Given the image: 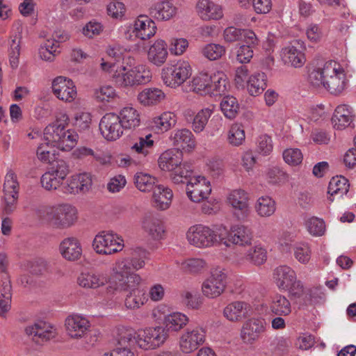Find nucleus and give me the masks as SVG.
I'll use <instances>...</instances> for the list:
<instances>
[{
  "mask_svg": "<svg viewBox=\"0 0 356 356\" xmlns=\"http://www.w3.org/2000/svg\"><path fill=\"white\" fill-rule=\"evenodd\" d=\"M168 337L163 327L156 326L138 330L136 334V343L144 350H154L163 345Z\"/></svg>",
  "mask_w": 356,
  "mask_h": 356,
  "instance_id": "nucleus-7",
  "label": "nucleus"
},
{
  "mask_svg": "<svg viewBox=\"0 0 356 356\" xmlns=\"http://www.w3.org/2000/svg\"><path fill=\"white\" fill-rule=\"evenodd\" d=\"M269 309L275 316H288L291 313V305L287 298L281 294H275L271 299Z\"/></svg>",
  "mask_w": 356,
  "mask_h": 356,
  "instance_id": "nucleus-33",
  "label": "nucleus"
},
{
  "mask_svg": "<svg viewBox=\"0 0 356 356\" xmlns=\"http://www.w3.org/2000/svg\"><path fill=\"white\" fill-rule=\"evenodd\" d=\"M228 142L233 146H238L245 140V131L243 127L238 124H234L228 132Z\"/></svg>",
  "mask_w": 356,
  "mask_h": 356,
  "instance_id": "nucleus-52",
  "label": "nucleus"
},
{
  "mask_svg": "<svg viewBox=\"0 0 356 356\" xmlns=\"http://www.w3.org/2000/svg\"><path fill=\"white\" fill-rule=\"evenodd\" d=\"M37 156L39 160L51 163L54 156V150L52 149V145L48 142L41 144L37 149Z\"/></svg>",
  "mask_w": 356,
  "mask_h": 356,
  "instance_id": "nucleus-61",
  "label": "nucleus"
},
{
  "mask_svg": "<svg viewBox=\"0 0 356 356\" xmlns=\"http://www.w3.org/2000/svg\"><path fill=\"white\" fill-rule=\"evenodd\" d=\"M302 154L298 148L286 149L283 152V159L286 163L291 165H297L302 161Z\"/></svg>",
  "mask_w": 356,
  "mask_h": 356,
  "instance_id": "nucleus-59",
  "label": "nucleus"
},
{
  "mask_svg": "<svg viewBox=\"0 0 356 356\" xmlns=\"http://www.w3.org/2000/svg\"><path fill=\"white\" fill-rule=\"evenodd\" d=\"M156 30L154 22L147 16H140L134 23V33L141 40H147L153 36Z\"/></svg>",
  "mask_w": 356,
  "mask_h": 356,
  "instance_id": "nucleus-23",
  "label": "nucleus"
},
{
  "mask_svg": "<svg viewBox=\"0 0 356 356\" xmlns=\"http://www.w3.org/2000/svg\"><path fill=\"white\" fill-rule=\"evenodd\" d=\"M211 94L221 95L225 93L227 90L228 81L226 75L222 72H218L211 76Z\"/></svg>",
  "mask_w": 356,
  "mask_h": 356,
  "instance_id": "nucleus-47",
  "label": "nucleus"
},
{
  "mask_svg": "<svg viewBox=\"0 0 356 356\" xmlns=\"http://www.w3.org/2000/svg\"><path fill=\"white\" fill-rule=\"evenodd\" d=\"M175 149L190 151L195 146V140L192 132L188 129L175 130L170 136Z\"/></svg>",
  "mask_w": 356,
  "mask_h": 356,
  "instance_id": "nucleus-19",
  "label": "nucleus"
},
{
  "mask_svg": "<svg viewBox=\"0 0 356 356\" xmlns=\"http://www.w3.org/2000/svg\"><path fill=\"white\" fill-rule=\"evenodd\" d=\"M188 316L180 312H174L165 316L163 328L168 332H177L185 327L188 323Z\"/></svg>",
  "mask_w": 356,
  "mask_h": 356,
  "instance_id": "nucleus-30",
  "label": "nucleus"
},
{
  "mask_svg": "<svg viewBox=\"0 0 356 356\" xmlns=\"http://www.w3.org/2000/svg\"><path fill=\"white\" fill-rule=\"evenodd\" d=\"M60 138L56 147L63 151H70L76 145L79 136L75 131L65 127Z\"/></svg>",
  "mask_w": 356,
  "mask_h": 356,
  "instance_id": "nucleus-45",
  "label": "nucleus"
},
{
  "mask_svg": "<svg viewBox=\"0 0 356 356\" xmlns=\"http://www.w3.org/2000/svg\"><path fill=\"white\" fill-rule=\"evenodd\" d=\"M229 202L236 210L241 212L242 214H247L249 211L248 197L247 193L243 190H234L228 197Z\"/></svg>",
  "mask_w": 356,
  "mask_h": 356,
  "instance_id": "nucleus-38",
  "label": "nucleus"
},
{
  "mask_svg": "<svg viewBox=\"0 0 356 356\" xmlns=\"http://www.w3.org/2000/svg\"><path fill=\"white\" fill-rule=\"evenodd\" d=\"M127 68L126 67H121L120 69L115 70L112 76L113 81L121 88L130 87L129 80L127 78Z\"/></svg>",
  "mask_w": 356,
  "mask_h": 356,
  "instance_id": "nucleus-64",
  "label": "nucleus"
},
{
  "mask_svg": "<svg viewBox=\"0 0 356 356\" xmlns=\"http://www.w3.org/2000/svg\"><path fill=\"white\" fill-rule=\"evenodd\" d=\"M67 334L72 339L86 337L90 331V321L83 316L70 315L65 321Z\"/></svg>",
  "mask_w": 356,
  "mask_h": 356,
  "instance_id": "nucleus-15",
  "label": "nucleus"
},
{
  "mask_svg": "<svg viewBox=\"0 0 356 356\" xmlns=\"http://www.w3.org/2000/svg\"><path fill=\"white\" fill-rule=\"evenodd\" d=\"M264 319L252 318L246 321L241 330L240 336L246 344H252L266 332Z\"/></svg>",
  "mask_w": 356,
  "mask_h": 356,
  "instance_id": "nucleus-14",
  "label": "nucleus"
},
{
  "mask_svg": "<svg viewBox=\"0 0 356 356\" xmlns=\"http://www.w3.org/2000/svg\"><path fill=\"white\" fill-rule=\"evenodd\" d=\"M118 118L124 129H132L138 127L140 123V114L133 107H124L120 112Z\"/></svg>",
  "mask_w": 356,
  "mask_h": 356,
  "instance_id": "nucleus-35",
  "label": "nucleus"
},
{
  "mask_svg": "<svg viewBox=\"0 0 356 356\" xmlns=\"http://www.w3.org/2000/svg\"><path fill=\"white\" fill-rule=\"evenodd\" d=\"M187 239L191 245L197 248H209L220 245V231L216 232L208 226L195 225L191 227L186 233Z\"/></svg>",
  "mask_w": 356,
  "mask_h": 356,
  "instance_id": "nucleus-5",
  "label": "nucleus"
},
{
  "mask_svg": "<svg viewBox=\"0 0 356 356\" xmlns=\"http://www.w3.org/2000/svg\"><path fill=\"white\" fill-rule=\"evenodd\" d=\"M147 257V252L141 249L135 251L131 257L127 258L131 264V268L135 270L141 269L145 266V260Z\"/></svg>",
  "mask_w": 356,
  "mask_h": 356,
  "instance_id": "nucleus-62",
  "label": "nucleus"
},
{
  "mask_svg": "<svg viewBox=\"0 0 356 356\" xmlns=\"http://www.w3.org/2000/svg\"><path fill=\"white\" fill-rule=\"evenodd\" d=\"M220 108L224 115L228 119H234L239 111L237 99L233 96H225L220 102Z\"/></svg>",
  "mask_w": 356,
  "mask_h": 356,
  "instance_id": "nucleus-44",
  "label": "nucleus"
},
{
  "mask_svg": "<svg viewBox=\"0 0 356 356\" xmlns=\"http://www.w3.org/2000/svg\"><path fill=\"white\" fill-rule=\"evenodd\" d=\"M168 54L166 43L162 40H158L149 48L147 58L154 65L161 66L166 61Z\"/></svg>",
  "mask_w": 356,
  "mask_h": 356,
  "instance_id": "nucleus-24",
  "label": "nucleus"
},
{
  "mask_svg": "<svg viewBox=\"0 0 356 356\" xmlns=\"http://www.w3.org/2000/svg\"><path fill=\"white\" fill-rule=\"evenodd\" d=\"M67 124L68 117L66 115H62L60 118H57L47 126L44 130V138L46 142L56 147Z\"/></svg>",
  "mask_w": 356,
  "mask_h": 356,
  "instance_id": "nucleus-18",
  "label": "nucleus"
},
{
  "mask_svg": "<svg viewBox=\"0 0 356 356\" xmlns=\"http://www.w3.org/2000/svg\"><path fill=\"white\" fill-rule=\"evenodd\" d=\"M20 40L19 36L15 35L10 43L9 60L12 68L16 69L19 65V58L20 55Z\"/></svg>",
  "mask_w": 356,
  "mask_h": 356,
  "instance_id": "nucleus-51",
  "label": "nucleus"
},
{
  "mask_svg": "<svg viewBox=\"0 0 356 356\" xmlns=\"http://www.w3.org/2000/svg\"><path fill=\"white\" fill-rule=\"evenodd\" d=\"M40 182L44 188L50 191L57 189L62 184L63 180L49 170L42 175Z\"/></svg>",
  "mask_w": 356,
  "mask_h": 356,
  "instance_id": "nucleus-54",
  "label": "nucleus"
},
{
  "mask_svg": "<svg viewBox=\"0 0 356 356\" xmlns=\"http://www.w3.org/2000/svg\"><path fill=\"white\" fill-rule=\"evenodd\" d=\"M281 57L285 64L294 67H300L305 63V56L302 51L293 45L287 46L282 49Z\"/></svg>",
  "mask_w": 356,
  "mask_h": 356,
  "instance_id": "nucleus-27",
  "label": "nucleus"
},
{
  "mask_svg": "<svg viewBox=\"0 0 356 356\" xmlns=\"http://www.w3.org/2000/svg\"><path fill=\"white\" fill-rule=\"evenodd\" d=\"M61 255L68 261H76L82 254V248L79 241L74 237L65 238L60 244Z\"/></svg>",
  "mask_w": 356,
  "mask_h": 356,
  "instance_id": "nucleus-20",
  "label": "nucleus"
},
{
  "mask_svg": "<svg viewBox=\"0 0 356 356\" xmlns=\"http://www.w3.org/2000/svg\"><path fill=\"white\" fill-rule=\"evenodd\" d=\"M183 184H186V193L189 199L195 202L207 199L211 192L210 182L204 177H189Z\"/></svg>",
  "mask_w": 356,
  "mask_h": 356,
  "instance_id": "nucleus-11",
  "label": "nucleus"
},
{
  "mask_svg": "<svg viewBox=\"0 0 356 356\" xmlns=\"http://www.w3.org/2000/svg\"><path fill=\"white\" fill-rule=\"evenodd\" d=\"M250 305L242 301H234L227 305L223 310L224 316L232 322L240 321L247 317Z\"/></svg>",
  "mask_w": 356,
  "mask_h": 356,
  "instance_id": "nucleus-21",
  "label": "nucleus"
},
{
  "mask_svg": "<svg viewBox=\"0 0 356 356\" xmlns=\"http://www.w3.org/2000/svg\"><path fill=\"white\" fill-rule=\"evenodd\" d=\"M308 81L314 88H324L332 95H339L346 88L344 70L332 60L314 67L309 73Z\"/></svg>",
  "mask_w": 356,
  "mask_h": 356,
  "instance_id": "nucleus-1",
  "label": "nucleus"
},
{
  "mask_svg": "<svg viewBox=\"0 0 356 356\" xmlns=\"http://www.w3.org/2000/svg\"><path fill=\"white\" fill-rule=\"evenodd\" d=\"M135 85L139 86L149 83L152 79L151 71L143 65L133 67Z\"/></svg>",
  "mask_w": 356,
  "mask_h": 356,
  "instance_id": "nucleus-53",
  "label": "nucleus"
},
{
  "mask_svg": "<svg viewBox=\"0 0 356 356\" xmlns=\"http://www.w3.org/2000/svg\"><path fill=\"white\" fill-rule=\"evenodd\" d=\"M57 48L54 41L46 40L43 45L39 49V54L40 58L46 61L54 60Z\"/></svg>",
  "mask_w": 356,
  "mask_h": 356,
  "instance_id": "nucleus-58",
  "label": "nucleus"
},
{
  "mask_svg": "<svg viewBox=\"0 0 356 356\" xmlns=\"http://www.w3.org/2000/svg\"><path fill=\"white\" fill-rule=\"evenodd\" d=\"M176 8L169 1H162L152 5L149 15L158 20H168L176 14Z\"/></svg>",
  "mask_w": 356,
  "mask_h": 356,
  "instance_id": "nucleus-31",
  "label": "nucleus"
},
{
  "mask_svg": "<svg viewBox=\"0 0 356 356\" xmlns=\"http://www.w3.org/2000/svg\"><path fill=\"white\" fill-rule=\"evenodd\" d=\"M156 178L149 174L137 172L134 175V183L136 188L142 192L154 191L156 186Z\"/></svg>",
  "mask_w": 356,
  "mask_h": 356,
  "instance_id": "nucleus-46",
  "label": "nucleus"
},
{
  "mask_svg": "<svg viewBox=\"0 0 356 356\" xmlns=\"http://www.w3.org/2000/svg\"><path fill=\"white\" fill-rule=\"evenodd\" d=\"M245 259L254 265H261L266 260V251L260 246H255L248 250Z\"/></svg>",
  "mask_w": 356,
  "mask_h": 356,
  "instance_id": "nucleus-57",
  "label": "nucleus"
},
{
  "mask_svg": "<svg viewBox=\"0 0 356 356\" xmlns=\"http://www.w3.org/2000/svg\"><path fill=\"white\" fill-rule=\"evenodd\" d=\"M143 227L153 239L161 238L165 232L162 221L156 218L146 217L143 221Z\"/></svg>",
  "mask_w": 356,
  "mask_h": 356,
  "instance_id": "nucleus-37",
  "label": "nucleus"
},
{
  "mask_svg": "<svg viewBox=\"0 0 356 356\" xmlns=\"http://www.w3.org/2000/svg\"><path fill=\"white\" fill-rule=\"evenodd\" d=\"M92 247L98 254H112L123 249L124 240L113 232L102 231L95 236Z\"/></svg>",
  "mask_w": 356,
  "mask_h": 356,
  "instance_id": "nucleus-9",
  "label": "nucleus"
},
{
  "mask_svg": "<svg viewBox=\"0 0 356 356\" xmlns=\"http://www.w3.org/2000/svg\"><path fill=\"white\" fill-rule=\"evenodd\" d=\"M296 277L295 271L287 266H278L273 272L274 282L277 286L282 290L287 288Z\"/></svg>",
  "mask_w": 356,
  "mask_h": 356,
  "instance_id": "nucleus-32",
  "label": "nucleus"
},
{
  "mask_svg": "<svg viewBox=\"0 0 356 356\" xmlns=\"http://www.w3.org/2000/svg\"><path fill=\"white\" fill-rule=\"evenodd\" d=\"M138 286L130 287L120 291H129L124 300V305L129 309H137L144 305L148 300L145 292L140 290Z\"/></svg>",
  "mask_w": 356,
  "mask_h": 356,
  "instance_id": "nucleus-25",
  "label": "nucleus"
},
{
  "mask_svg": "<svg viewBox=\"0 0 356 356\" xmlns=\"http://www.w3.org/2000/svg\"><path fill=\"white\" fill-rule=\"evenodd\" d=\"M249 93L252 96L261 94L267 86L266 75L264 72L253 74L247 81Z\"/></svg>",
  "mask_w": 356,
  "mask_h": 356,
  "instance_id": "nucleus-36",
  "label": "nucleus"
},
{
  "mask_svg": "<svg viewBox=\"0 0 356 356\" xmlns=\"http://www.w3.org/2000/svg\"><path fill=\"white\" fill-rule=\"evenodd\" d=\"M227 272L221 267H217L211 272V275L203 282V294L209 298L218 297L225 290L227 284Z\"/></svg>",
  "mask_w": 356,
  "mask_h": 356,
  "instance_id": "nucleus-10",
  "label": "nucleus"
},
{
  "mask_svg": "<svg viewBox=\"0 0 356 356\" xmlns=\"http://www.w3.org/2000/svg\"><path fill=\"white\" fill-rule=\"evenodd\" d=\"M99 129L107 140H115L123 134V125L118 115L109 113L104 115L99 122Z\"/></svg>",
  "mask_w": 356,
  "mask_h": 356,
  "instance_id": "nucleus-13",
  "label": "nucleus"
},
{
  "mask_svg": "<svg viewBox=\"0 0 356 356\" xmlns=\"http://www.w3.org/2000/svg\"><path fill=\"white\" fill-rule=\"evenodd\" d=\"M220 245L229 248L232 245H248L251 244L252 233L248 227L236 225L227 231L225 227L219 229Z\"/></svg>",
  "mask_w": 356,
  "mask_h": 356,
  "instance_id": "nucleus-8",
  "label": "nucleus"
},
{
  "mask_svg": "<svg viewBox=\"0 0 356 356\" xmlns=\"http://www.w3.org/2000/svg\"><path fill=\"white\" fill-rule=\"evenodd\" d=\"M136 334L134 330L124 327L118 328L116 335V341L121 348H128L136 343Z\"/></svg>",
  "mask_w": 356,
  "mask_h": 356,
  "instance_id": "nucleus-50",
  "label": "nucleus"
},
{
  "mask_svg": "<svg viewBox=\"0 0 356 356\" xmlns=\"http://www.w3.org/2000/svg\"><path fill=\"white\" fill-rule=\"evenodd\" d=\"M173 194L171 189L163 185H158L153 191L154 206L160 210L169 208Z\"/></svg>",
  "mask_w": 356,
  "mask_h": 356,
  "instance_id": "nucleus-29",
  "label": "nucleus"
},
{
  "mask_svg": "<svg viewBox=\"0 0 356 356\" xmlns=\"http://www.w3.org/2000/svg\"><path fill=\"white\" fill-rule=\"evenodd\" d=\"M165 97V93L157 88H145L138 95V102L144 106L155 105Z\"/></svg>",
  "mask_w": 356,
  "mask_h": 356,
  "instance_id": "nucleus-34",
  "label": "nucleus"
},
{
  "mask_svg": "<svg viewBox=\"0 0 356 356\" xmlns=\"http://www.w3.org/2000/svg\"><path fill=\"white\" fill-rule=\"evenodd\" d=\"M266 177L269 183L273 184L283 183L287 179L286 173L277 167L270 168Z\"/></svg>",
  "mask_w": 356,
  "mask_h": 356,
  "instance_id": "nucleus-63",
  "label": "nucleus"
},
{
  "mask_svg": "<svg viewBox=\"0 0 356 356\" xmlns=\"http://www.w3.org/2000/svg\"><path fill=\"white\" fill-rule=\"evenodd\" d=\"M213 113V109L209 108H206L200 110L195 115L193 119V122L192 123L193 130L195 133L202 132L207 122L211 115Z\"/></svg>",
  "mask_w": 356,
  "mask_h": 356,
  "instance_id": "nucleus-48",
  "label": "nucleus"
},
{
  "mask_svg": "<svg viewBox=\"0 0 356 356\" xmlns=\"http://www.w3.org/2000/svg\"><path fill=\"white\" fill-rule=\"evenodd\" d=\"M205 341V331L199 327L187 328L179 339V346L184 353L197 350Z\"/></svg>",
  "mask_w": 356,
  "mask_h": 356,
  "instance_id": "nucleus-12",
  "label": "nucleus"
},
{
  "mask_svg": "<svg viewBox=\"0 0 356 356\" xmlns=\"http://www.w3.org/2000/svg\"><path fill=\"white\" fill-rule=\"evenodd\" d=\"M204 265L205 261L201 259H189L181 263V268L186 272L196 273L200 271Z\"/></svg>",
  "mask_w": 356,
  "mask_h": 356,
  "instance_id": "nucleus-60",
  "label": "nucleus"
},
{
  "mask_svg": "<svg viewBox=\"0 0 356 356\" xmlns=\"http://www.w3.org/2000/svg\"><path fill=\"white\" fill-rule=\"evenodd\" d=\"M152 138L151 134L138 137L131 147V149L144 157L147 156L150 154L154 143Z\"/></svg>",
  "mask_w": 356,
  "mask_h": 356,
  "instance_id": "nucleus-39",
  "label": "nucleus"
},
{
  "mask_svg": "<svg viewBox=\"0 0 356 356\" xmlns=\"http://www.w3.org/2000/svg\"><path fill=\"white\" fill-rule=\"evenodd\" d=\"M182 153L177 149H170L163 152L158 163L163 171L171 172L170 178L175 184L185 182L191 176L192 169L189 163L182 162Z\"/></svg>",
  "mask_w": 356,
  "mask_h": 356,
  "instance_id": "nucleus-2",
  "label": "nucleus"
},
{
  "mask_svg": "<svg viewBox=\"0 0 356 356\" xmlns=\"http://www.w3.org/2000/svg\"><path fill=\"white\" fill-rule=\"evenodd\" d=\"M77 281L82 287L97 289L108 282V277L100 273H82L79 276Z\"/></svg>",
  "mask_w": 356,
  "mask_h": 356,
  "instance_id": "nucleus-28",
  "label": "nucleus"
},
{
  "mask_svg": "<svg viewBox=\"0 0 356 356\" xmlns=\"http://www.w3.org/2000/svg\"><path fill=\"white\" fill-rule=\"evenodd\" d=\"M255 209L259 216L268 217L275 211V202L269 196H262L257 200Z\"/></svg>",
  "mask_w": 356,
  "mask_h": 356,
  "instance_id": "nucleus-43",
  "label": "nucleus"
},
{
  "mask_svg": "<svg viewBox=\"0 0 356 356\" xmlns=\"http://www.w3.org/2000/svg\"><path fill=\"white\" fill-rule=\"evenodd\" d=\"M211 76L207 73H200L193 78L191 88L193 91L202 95L211 94Z\"/></svg>",
  "mask_w": 356,
  "mask_h": 356,
  "instance_id": "nucleus-40",
  "label": "nucleus"
},
{
  "mask_svg": "<svg viewBox=\"0 0 356 356\" xmlns=\"http://www.w3.org/2000/svg\"><path fill=\"white\" fill-rule=\"evenodd\" d=\"M192 74V68L188 61L179 60L168 64L161 71V79L164 84L177 88L184 83Z\"/></svg>",
  "mask_w": 356,
  "mask_h": 356,
  "instance_id": "nucleus-4",
  "label": "nucleus"
},
{
  "mask_svg": "<svg viewBox=\"0 0 356 356\" xmlns=\"http://www.w3.org/2000/svg\"><path fill=\"white\" fill-rule=\"evenodd\" d=\"M131 264L127 258L115 262L113 272L116 279V289H127L139 286L144 280L137 273L131 271Z\"/></svg>",
  "mask_w": 356,
  "mask_h": 356,
  "instance_id": "nucleus-6",
  "label": "nucleus"
},
{
  "mask_svg": "<svg viewBox=\"0 0 356 356\" xmlns=\"http://www.w3.org/2000/svg\"><path fill=\"white\" fill-rule=\"evenodd\" d=\"M202 55L210 60L220 58L226 52L225 47L221 44L210 43L205 45L201 51Z\"/></svg>",
  "mask_w": 356,
  "mask_h": 356,
  "instance_id": "nucleus-49",
  "label": "nucleus"
},
{
  "mask_svg": "<svg viewBox=\"0 0 356 356\" xmlns=\"http://www.w3.org/2000/svg\"><path fill=\"white\" fill-rule=\"evenodd\" d=\"M3 190L6 195H13L17 193L19 195V183L15 173L10 170L6 175L3 184Z\"/></svg>",
  "mask_w": 356,
  "mask_h": 356,
  "instance_id": "nucleus-56",
  "label": "nucleus"
},
{
  "mask_svg": "<svg viewBox=\"0 0 356 356\" xmlns=\"http://www.w3.org/2000/svg\"><path fill=\"white\" fill-rule=\"evenodd\" d=\"M353 119L352 108L346 104L338 106L332 118L334 127L342 129L350 124Z\"/></svg>",
  "mask_w": 356,
  "mask_h": 356,
  "instance_id": "nucleus-26",
  "label": "nucleus"
},
{
  "mask_svg": "<svg viewBox=\"0 0 356 356\" xmlns=\"http://www.w3.org/2000/svg\"><path fill=\"white\" fill-rule=\"evenodd\" d=\"M349 186L348 181L346 177L337 176L330 180L327 193L331 196L339 195L342 197L348 192Z\"/></svg>",
  "mask_w": 356,
  "mask_h": 356,
  "instance_id": "nucleus-42",
  "label": "nucleus"
},
{
  "mask_svg": "<svg viewBox=\"0 0 356 356\" xmlns=\"http://www.w3.org/2000/svg\"><path fill=\"white\" fill-rule=\"evenodd\" d=\"M306 227L313 236H322L325 230V225L323 220L312 217L306 221Z\"/></svg>",
  "mask_w": 356,
  "mask_h": 356,
  "instance_id": "nucleus-55",
  "label": "nucleus"
},
{
  "mask_svg": "<svg viewBox=\"0 0 356 356\" xmlns=\"http://www.w3.org/2000/svg\"><path fill=\"white\" fill-rule=\"evenodd\" d=\"M75 207L68 204L54 207H42L37 210L38 218L55 229H66L76 220Z\"/></svg>",
  "mask_w": 356,
  "mask_h": 356,
  "instance_id": "nucleus-3",
  "label": "nucleus"
},
{
  "mask_svg": "<svg viewBox=\"0 0 356 356\" xmlns=\"http://www.w3.org/2000/svg\"><path fill=\"white\" fill-rule=\"evenodd\" d=\"M25 332L37 343H43L54 339L57 334L56 329L54 326L42 321L27 326Z\"/></svg>",
  "mask_w": 356,
  "mask_h": 356,
  "instance_id": "nucleus-16",
  "label": "nucleus"
},
{
  "mask_svg": "<svg viewBox=\"0 0 356 356\" xmlns=\"http://www.w3.org/2000/svg\"><path fill=\"white\" fill-rule=\"evenodd\" d=\"M152 123L160 131H167L176 124L177 117L172 112H164L161 115L154 118Z\"/></svg>",
  "mask_w": 356,
  "mask_h": 356,
  "instance_id": "nucleus-41",
  "label": "nucleus"
},
{
  "mask_svg": "<svg viewBox=\"0 0 356 356\" xmlns=\"http://www.w3.org/2000/svg\"><path fill=\"white\" fill-rule=\"evenodd\" d=\"M197 11L203 20L218 19L222 17V8L209 0H200Z\"/></svg>",
  "mask_w": 356,
  "mask_h": 356,
  "instance_id": "nucleus-22",
  "label": "nucleus"
},
{
  "mask_svg": "<svg viewBox=\"0 0 356 356\" xmlns=\"http://www.w3.org/2000/svg\"><path fill=\"white\" fill-rule=\"evenodd\" d=\"M54 94L60 100L71 102L76 97V87L71 79L58 76L52 82Z\"/></svg>",
  "mask_w": 356,
  "mask_h": 356,
  "instance_id": "nucleus-17",
  "label": "nucleus"
}]
</instances>
